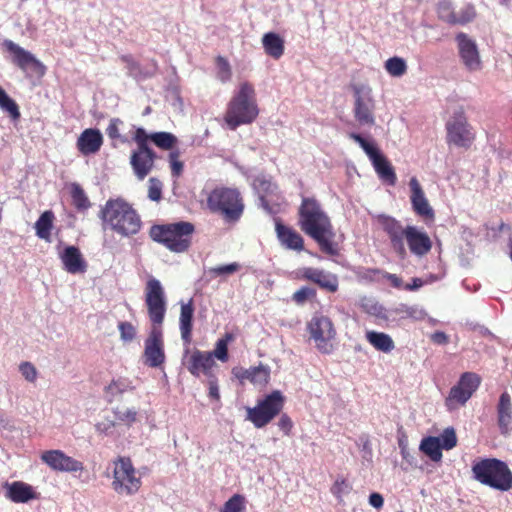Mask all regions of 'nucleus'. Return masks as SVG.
Masks as SVG:
<instances>
[{
	"label": "nucleus",
	"instance_id": "1",
	"mask_svg": "<svg viewBox=\"0 0 512 512\" xmlns=\"http://www.w3.org/2000/svg\"><path fill=\"white\" fill-rule=\"evenodd\" d=\"M144 294L151 322V329L144 341V364L150 368H159L166 361L162 329L167 310L165 291L160 281L151 277L146 282Z\"/></svg>",
	"mask_w": 512,
	"mask_h": 512
},
{
	"label": "nucleus",
	"instance_id": "2",
	"mask_svg": "<svg viewBox=\"0 0 512 512\" xmlns=\"http://www.w3.org/2000/svg\"><path fill=\"white\" fill-rule=\"evenodd\" d=\"M298 225L318 244L323 253L329 256L339 254L338 244L333 241L335 232L331 220L316 198H302L298 209Z\"/></svg>",
	"mask_w": 512,
	"mask_h": 512
},
{
	"label": "nucleus",
	"instance_id": "3",
	"mask_svg": "<svg viewBox=\"0 0 512 512\" xmlns=\"http://www.w3.org/2000/svg\"><path fill=\"white\" fill-rule=\"evenodd\" d=\"M99 217L104 230H110L121 237L138 234L142 220L136 209L124 198H111L101 208Z\"/></svg>",
	"mask_w": 512,
	"mask_h": 512
},
{
	"label": "nucleus",
	"instance_id": "4",
	"mask_svg": "<svg viewBox=\"0 0 512 512\" xmlns=\"http://www.w3.org/2000/svg\"><path fill=\"white\" fill-rule=\"evenodd\" d=\"M259 114L256 93L252 84L243 82L227 105L224 121L229 129L251 124Z\"/></svg>",
	"mask_w": 512,
	"mask_h": 512
},
{
	"label": "nucleus",
	"instance_id": "5",
	"mask_svg": "<svg viewBox=\"0 0 512 512\" xmlns=\"http://www.w3.org/2000/svg\"><path fill=\"white\" fill-rule=\"evenodd\" d=\"M206 204L210 212L221 215L229 223L239 221L245 209L240 190L224 185L216 186L209 191Z\"/></svg>",
	"mask_w": 512,
	"mask_h": 512
},
{
	"label": "nucleus",
	"instance_id": "6",
	"mask_svg": "<svg viewBox=\"0 0 512 512\" xmlns=\"http://www.w3.org/2000/svg\"><path fill=\"white\" fill-rule=\"evenodd\" d=\"M194 226L190 222L153 225L149 235L151 239L162 244L171 252L183 253L191 246Z\"/></svg>",
	"mask_w": 512,
	"mask_h": 512
},
{
	"label": "nucleus",
	"instance_id": "7",
	"mask_svg": "<svg viewBox=\"0 0 512 512\" xmlns=\"http://www.w3.org/2000/svg\"><path fill=\"white\" fill-rule=\"evenodd\" d=\"M473 477L483 485L499 491L512 488V471L508 465L496 458H484L472 465Z\"/></svg>",
	"mask_w": 512,
	"mask_h": 512
},
{
	"label": "nucleus",
	"instance_id": "8",
	"mask_svg": "<svg viewBox=\"0 0 512 512\" xmlns=\"http://www.w3.org/2000/svg\"><path fill=\"white\" fill-rule=\"evenodd\" d=\"M142 486V480L129 457L120 456L113 461L111 487L120 496L135 495Z\"/></svg>",
	"mask_w": 512,
	"mask_h": 512
},
{
	"label": "nucleus",
	"instance_id": "9",
	"mask_svg": "<svg viewBox=\"0 0 512 512\" xmlns=\"http://www.w3.org/2000/svg\"><path fill=\"white\" fill-rule=\"evenodd\" d=\"M284 405L285 396L281 391L274 390L259 400L255 407L246 409V420L250 421L256 428H263L280 414Z\"/></svg>",
	"mask_w": 512,
	"mask_h": 512
},
{
	"label": "nucleus",
	"instance_id": "10",
	"mask_svg": "<svg viewBox=\"0 0 512 512\" xmlns=\"http://www.w3.org/2000/svg\"><path fill=\"white\" fill-rule=\"evenodd\" d=\"M133 140L136 143V149L131 152L130 165L138 180H144L153 170L156 153L149 144L145 143L144 128L135 130Z\"/></svg>",
	"mask_w": 512,
	"mask_h": 512
},
{
	"label": "nucleus",
	"instance_id": "11",
	"mask_svg": "<svg viewBox=\"0 0 512 512\" xmlns=\"http://www.w3.org/2000/svg\"><path fill=\"white\" fill-rule=\"evenodd\" d=\"M446 142L449 145L468 149L475 141L476 135L469 124L463 109L456 111L446 122Z\"/></svg>",
	"mask_w": 512,
	"mask_h": 512
},
{
	"label": "nucleus",
	"instance_id": "12",
	"mask_svg": "<svg viewBox=\"0 0 512 512\" xmlns=\"http://www.w3.org/2000/svg\"><path fill=\"white\" fill-rule=\"evenodd\" d=\"M349 137L357 142L369 157L378 177L390 186L397 182L395 170L388 159L380 152L378 147L363 138L360 134L350 133Z\"/></svg>",
	"mask_w": 512,
	"mask_h": 512
},
{
	"label": "nucleus",
	"instance_id": "13",
	"mask_svg": "<svg viewBox=\"0 0 512 512\" xmlns=\"http://www.w3.org/2000/svg\"><path fill=\"white\" fill-rule=\"evenodd\" d=\"M311 339L314 340L316 348L323 354L332 353L333 339L336 336L332 320L328 316L315 315L307 324Z\"/></svg>",
	"mask_w": 512,
	"mask_h": 512
},
{
	"label": "nucleus",
	"instance_id": "14",
	"mask_svg": "<svg viewBox=\"0 0 512 512\" xmlns=\"http://www.w3.org/2000/svg\"><path fill=\"white\" fill-rule=\"evenodd\" d=\"M480 377L473 372L463 373L456 385H454L446 398V406L449 410L455 409L458 405H464L478 389Z\"/></svg>",
	"mask_w": 512,
	"mask_h": 512
},
{
	"label": "nucleus",
	"instance_id": "15",
	"mask_svg": "<svg viewBox=\"0 0 512 512\" xmlns=\"http://www.w3.org/2000/svg\"><path fill=\"white\" fill-rule=\"evenodd\" d=\"M354 96V117L360 125H374V100L370 87L360 84L351 86Z\"/></svg>",
	"mask_w": 512,
	"mask_h": 512
},
{
	"label": "nucleus",
	"instance_id": "16",
	"mask_svg": "<svg viewBox=\"0 0 512 512\" xmlns=\"http://www.w3.org/2000/svg\"><path fill=\"white\" fill-rule=\"evenodd\" d=\"M184 366L187 371L194 377H204L205 380L217 375L219 369L218 364L208 351L195 349L185 359Z\"/></svg>",
	"mask_w": 512,
	"mask_h": 512
},
{
	"label": "nucleus",
	"instance_id": "17",
	"mask_svg": "<svg viewBox=\"0 0 512 512\" xmlns=\"http://www.w3.org/2000/svg\"><path fill=\"white\" fill-rule=\"evenodd\" d=\"M377 222L382 230L389 237L391 247L402 258L406 255L404 240L407 236V226L404 227L401 222L388 215H378Z\"/></svg>",
	"mask_w": 512,
	"mask_h": 512
},
{
	"label": "nucleus",
	"instance_id": "18",
	"mask_svg": "<svg viewBox=\"0 0 512 512\" xmlns=\"http://www.w3.org/2000/svg\"><path fill=\"white\" fill-rule=\"evenodd\" d=\"M41 461L50 469L58 472H81L84 470L83 462L68 456L62 450H46L40 455Z\"/></svg>",
	"mask_w": 512,
	"mask_h": 512
},
{
	"label": "nucleus",
	"instance_id": "19",
	"mask_svg": "<svg viewBox=\"0 0 512 512\" xmlns=\"http://www.w3.org/2000/svg\"><path fill=\"white\" fill-rule=\"evenodd\" d=\"M7 52L12 56V62L21 70H32L38 75H44L45 66L35 56L11 40L3 43Z\"/></svg>",
	"mask_w": 512,
	"mask_h": 512
},
{
	"label": "nucleus",
	"instance_id": "20",
	"mask_svg": "<svg viewBox=\"0 0 512 512\" xmlns=\"http://www.w3.org/2000/svg\"><path fill=\"white\" fill-rule=\"evenodd\" d=\"M300 278L318 285L322 290L335 293L339 287L336 274L314 267H304L299 270Z\"/></svg>",
	"mask_w": 512,
	"mask_h": 512
},
{
	"label": "nucleus",
	"instance_id": "21",
	"mask_svg": "<svg viewBox=\"0 0 512 512\" xmlns=\"http://www.w3.org/2000/svg\"><path fill=\"white\" fill-rule=\"evenodd\" d=\"M409 187L411 190L410 200L414 212L425 221H434V210L425 197L424 191L416 177L410 179Z\"/></svg>",
	"mask_w": 512,
	"mask_h": 512
},
{
	"label": "nucleus",
	"instance_id": "22",
	"mask_svg": "<svg viewBox=\"0 0 512 512\" xmlns=\"http://www.w3.org/2000/svg\"><path fill=\"white\" fill-rule=\"evenodd\" d=\"M3 488L5 497L13 503H27L40 498V493L24 481L5 482Z\"/></svg>",
	"mask_w": 512,
	"mask_h": 512
},
{
	"label": "nucleus",
	"instance_id": "23",
	"mask_svg": "<svg viewBox=\"0 0 512 512\" xmlns=\"http://www.w3.org/2000/svg\"><path fill=\"white\" fill-rule=\"evenodd\" d=\"M406 242L412 254L422 257L432 249V241L426 232L420 231L417 227L407 226Z\"/></svg>",
	"mask_w": 512,
	"mask_h": 512
},
{
	"label": "nucleus",
	"instance_id": "24",
	"mask_svg": "<svg viewBox=\"0 0 512 512\" xmlns=\"http://www.w3.org/2000/svg\"><path fill=\"white\" fill-rule=\"evenodd\" d=\"M103 142V135L99 129L87 128L77 138L76 147L83 156H89L98 153Z\"/></svg>",
	"mask_w": 512,
	"mask_h": 512
},
{
	"label": "nucleus",
	"instance_id": "25",
	"mask_svg": "<svg viewBox=\"0 0 512 512\" xmlns=\"http://www.w3.org/2000/svg\"><path fill=\"white\" fill-rule=\"evenodd\" d=\"M275 232L284 248L296 252L304 250V239L301 234L292 227L283 224L280 219L275 220Z\"/></svg>",
	"mask_w": 512,
	"mask_h": 512
},
{
	"label": "nucleus",
	"instance_id": "26",
	"mask_svg": "<svg viewBox=\"0 0 512 512\" xmlns=\"http://www.w3.org/2000/svg\"><path fill=\"white\" fill-rule=\"evenodd\" d=\"M456 39L460 57L465 66L471 71L480 69L481 61L476 44L464 33H459Z\"/></svg>",
	"mask_w": 512,
	"mask_h": 512
},
{
	"label": "nucleus",
	"instance_id": "27",
	"mask_svg": "<svg viewBox=\"0 0 512 512\" xmlns=\"http://www.w3.org/2000/svg\"><path fill=\"white\" fill-rule=\"evenodd\" d=\"M64 269L70 274L84 273L87 270V263L76 246H67L60 254Z\"/></svg>",
	"mask_w": 512,
	"mask_h": 512
},
{
	"label": "nucleus",
	"instance_id": "28",
	"mask_svg": "<svg viewBox=\"0 0 512 512\" xmlns=\"http://www.w3.org/2000/svg\"><path fill=\"white\" fill-rule=\"evenodd\" d=\"M498 425L502 434H507L512 423V403L508 392H503L497 406Z\"/></svg>",
	"mask_w": 512,
	"mask_h": 512
},
{
	"label": "nucleus",
	"instance_id": "29",
	"mask_svg": "<svg viewBox=\"0 0 512 512\" xmlns=\"http://www.w3.org/2000/svg\"><path fill=\"white\" fill-rule=\"evenodd\" d=\"M194 307L190 300L188 303L181 304L179 326L181 338L186 344H190L192 340Z\"/></svg>",
	"mask_w": 512,
	"mask_h": 512
},
{
	"label": "nucleus",
	"instance_id": "30",
	"mask_svg": "<svg viewBox=\"0 0 512 512\" xmlns=\"http://www.w3.org/2000/svg\"><path fill=\"white\" fill-rule=\"evenodd\" d=\"M365 338L377 351L388 354L395 348L392 337L387 333L368 330L365 333Z\"/></svg>",
	"mask_w": 512,
	"mask_h": 512
},
{
	"label": "nucleus",
	"instance_id": "31",
	"mask_svg": "<svg viewBox=\"0 0 512 512\" xmlns=\"http://www.w3.org/2000/svg\"><path fill=\"white\" fill-rule=\"evenodd\" d=\"M262 45L267 55L279 59L284 54V39L275 32H268L262 37Z\"/></svg>",
	"mask_w": 512,
	"mask_h": 512
},
{
	"label": "nucleus",
	"instance_id": "32",
	"mask_svg": "<svg viewBox=\"0 0 512 512\" xmlns=\"http://www.w3.org/2000/svg\"><path fill=\"white\" fill-rule=\"evenodd\" d=\"M145 143L153 142L162 150H172L178 142L177 137L170 132H154L148 134L144 130Z\"/></svg>",
	"mask_w": 512,
	"mask_h": 512
},
{
	"label": "nucleus",
	"instance_id": "33",
	"mask_svg": "<svg viewBox=\"0 0 512 512\" xmlns=\"http://www.w3.org/2000/svg\"><path fill=\"white\" fill-rule=\"evenodd\" d=\"M54 213L51 210L43 212L35 223L36 235L49 241L53 228Z\"/></svg>",
	"mask_w": 512,
	"mask_h": 512
},
{
	"label": "nucleus",
	"instance_id": "34",
	"mask_svg": "<svg viewBox=\"0 0 512 512\" xmlns=\"http://www.w3.org/2000/svg\"><path fill=\"white\" fill-rule=\"evenodd\" d=\"M234 339V334L229 332L225 333L221 338H219L215 343L214 350L208 351L212 359H217L223 363L227 362L229 360L228 345Z\"/></svg>",
	"mask_w": 512,
	"mask_h": 512
},
{
	"label": "nucleus",
	"instance_id": "35",
	"mask_svg": "<svg viewBox=\"0 0 512 512\" xmlns=\"http://www.w3.org/2000/svg\"><path fill=\"white\" fill-rule=\"evenodd\" d=\"M420 450L425 453L432 461H440L442 458V447L438 437H426L421 441Z\"/></svg>",
	"mask_w": 512,
	"mask_h": 512
},
{
	"label": "nucleus",
	"instance_id": "36",
	"mask_svg": "<svg viewBox=\"0 0 512 512\" xmlns=\"http://www.w3.org/2000/svg\"><path fill=\"white\" fill-rule=\"evenodd\" d=\"M70 194L72 204L78 211H85L90 208L91 203L84 189L77 183L71 185Z\"/></svg>",
	"mask_w": 512,
	"mask_h": 512
},
{
	"label": "nucleus",
	"instance_id": "37",
	"mask_svg": "<svg viewBox=\"0 0 512 512\" xmlns=\"http://www.w3.org/2000/svg\"><path fill=\"white\" fill-rule=\"evenodd\" d=\"M124 122L120 118H111L106 128V134L112 141V146L116 147L117 143L125 144L128 142V138L120 134V128Z\"/></svg>",
	"mask_w": 512,
	"mask_h": 512
},
{
	"label": "nucleus",
	"instance_id": "38",
	"mask_svg": "<svg viewBox=\"0 0 512 512\" xmlns=\"http://www.w3.org/2000/svg\"><path fill=\"white\" fill-rule=\"evenodd\" d=\"M0 109L8 113L14 121L19 120L21 113L17 103L8 96L6 91L0 86Z\"/></svg>",
	"mask_w": 512,
	"mask_h": 512
},
{
	"label": "nucleus",
	"instance_id": "39",
	"mask_svg": "<svg viewBox=\"0 0 512 512\" xmlns=\"http://www.w3.org/2000/svg\"><path fill=\"white\" fill-rule=\"evenodd\" d=\"M270 374L271 370L267 365L251 367L249 382L256 386H266L270 381Z\"/></svg>",
	"mask_w": 512,
	"mask_h": 512
},
{
	"label": "nucleus",
	"instance_id": "40",
	"mask_svg": "<svg viewBox=\"0 0 512 512\" xmlns=\"http://www.w3.org/2000/svg\"><path fill=\"white\" fill-rule=\"evenodd\" d=\"M386 71L393 77H401L407 72V64L401 57H391L385 62Z\"/></svg>",
	"mask_w": 512,
	"mask_h": 512
},
{
	"label": "nucleus",
	"instance_id": "41",
	"mask_svg": "<svg viewBox=\"0 0 512 512\" xmlns=\"http://www.w3.org/2000/svg\"><path fill=\"white\" fill-rule=\"evenodd\" d=\"M132 389L131 382L126 378L113 379L106 387L105 392L112 397Z\"/></svg>",
	"mask_w": 512,
	"mask_h": 512
},
{
	"label": "nucleus",
	"instance_id": "42",
	"mask_svg": "<svg viewBox=\"0 0 512 512\" xmlns=\"http://www.w3.org/2000/svg\"><path fill=\"white\" fill-rule=\"evenodd\" d=\"M113 413L119 424L128 427L132 426L137 420V411L132 408H116Z\"/></svg>",
	"mask_w": 512,
	"mask_h": 512
},
{
	"label": "nucleus",
	"instance_id": "43",
	"mask_svg": "<svg viewBox=\"0 0 512 512\" xmlns=\"http://www.w3.org/2000/svg\"><path fill=\"white\" fill-rule=\"evenodd\" d=\"M455 14L456 11L452 7L450 1H441L437 5L438 18L450 25H455Z\"/></svg>",
	"mask_w": 512,
	"mask_h": 512
},
{
	"label": "nucleus",
	"instance_id": "44",
	"mask_svg": "<svg viewBox=\"0 0 512 512\" xmlns=\"http://www.w3.org/2000/svg\"><path fill=\"white\" fill-rule=\"evenodd\" d=\"M241 268V264H239L238 262H232L225 265L211 267L208 272L212 277H228L238 272Z\"/></svg>",
	"mask_w": 512,
	"mask_h": 512
},
{
	"label": "nucleus",
	"instance_id": "45",
	"mask_svg": "<svg viewBox=\"0 0 512 512\" xmlns=\"http://www.w3.org/2000/svg\"><path fill=\"white\" fill-rule=\"evenodd\" d=\"M476 16V11L473 5L467 4L456 11L455 25H465L471 22Z\"/></svg>",
	"mask_w": 512,
	"mask_h": 512
},
{
	"label": "nucleus",
	"instance_id": "46",
	"mask_svg": "<svg viewBox=\"0 0 512 512\" xmlns=\"http://www.w3.org/2000/svg\"><path fill=\"white\" fill-rule=\"evenodd\" d=\"M215 62L218 70V79L223 83L229 81L232 77V70L228 60L222 56H218Z\"/></svg>",
	"mask_w": 512,
	"mask_h": 512
},
{
	"label": "nucleus",
	"instance_id": "47",
	"mask_svg": "<svg viewBox=\"0 0 512 512\" xmlns=\"http://www.w3.org/2000/svg\"><path fill=\"white\" fill-rule=\"evenodd\" d=\"M245 510V498L240 494L233 495L225 502L221 512H243Z\"/></svg>",
	"mask_w": 512,
	"mask_h": 512
},
{
	"label": "nucleus",
	"instance_id": "48",
	"mask_svg": "<svg viewBox=\"0 0 512 512\" xmlns=\"http://www.w3.org/2000/svg\"><path fill=\"white\" fill-rule=\"evenodd\" d=\"M118 330L120 332V338L124 342H131L136 337V328L128 321L119 322Z\"/></svg>",
	"mask_w": 512,
	"mask_h": 512
},
{
	"label": "nucleus",
	"instance_id": "49",
	"mask_svg": "<svg viewBox=\"0 0 512 512\" xmlns=\"http://www.w3.org/2000/svg\"><path fill=\"white\" fill-rule=\"evenodd\" d=\"M169 163L171 168V174L173 177L178 178L184 169V164L180 161V152L178 150H173L169 153Z\"/></svg>",
	"mask_w": 512,
	"mask_h": 512
},
{
	"label": "nucleus",
	"instance_id": "50",
	"mask_svg": "<svg viewBox=\"0 0 512 512\" xmlns=\"http://www.w3.org/2000/svg\"><path fill=\"white\" fill-rule=\"evenodd\" d=\"M382 272L383 270L378 268H362L358 271L357 276L366 282H377L381 280Z\"/></svg>",
	"mask_w": 512,
	"mask_h": 512
},
{
	"label": "nucleus",
	"instance_id": "51",
	"mask_svg": "<svg viewBox=\"0 0 512 512\" xmlns=\"http://www.w3.org/2000/svg\"><path fill=\"white\" fill-rule=\"evenodd\" d=\"M316 296V291L313 288L303 286L300 289H298L296 292L292 295V300L298 304L302 305L304 304L308 299L314 298Z\"/></svg>",
	"mask_w": 512,
	"mask_h": 512
},
{
	"label": "nucleus",
	"instance_id": "52",
	"mask_svg": "<svg viewBox=\"0 0 512 512\" xmlns=\"http://www.w3.org/2000/svg\"><path fill=\"white\" fill-rule=\"evenodd\" d=\"M440 439V445L442 449L450 450L454 448L457 444V437L454 429L447 428L444 430L443 434L441 435Z\"/></svg>",
	"mask_w": 512,
	"mask_h": 512
},
{
	"label": "nucleus",
	"instance_id": "53",
	"mask_svg": "<svg viewBox=\"0 0 512 512\" xmlns=\"http://www.w3.org/2000/svg\"><path fill=\"white\" fill-rule=\"evenodd\" d=\"M148 197L152 201H159L162 198V183L157 178L149 179Z\"/></svg>",
	"mask_w": 512,
	"mask_h": 512
},
{
	"label": "nucleus",
	"instance_id": "54",
	"mask_svg": "<svg viewBox=\"0 0 512 512\" xmlns=\"http://www.w3.org/2000/svg\"><path fill=\"white\" fill-rule=\"evenodd\" d=\"M350 490L351 486L344 478L337 479L331 487L332 494L340 500L342 499V496L348 494Z\"/></svg>",
	"mask_w": 512,
	"mask_h": 512
},
{
	"label": "nucleus",
	"instance_id": "55",
	"mask_svg": "<svg viewBox=\"0 0 512 512\" xmlns=\"http://www.w3.org/2000/svg\"><path fill=\"white\" fill-rule=\"evenodd\" d=\"M19 371L21 372L22 376L28 381V382H35L38 376V372L36 367L28 361L22 362L19 365Z\"/></svg>",
	"mask_w": 512,
	"mask_h": 512
},
{
	"label": "nucleus",
	"instance_id": "56",
	"mask_svg": "<svg viewBox=\"0 0 512 512\" xmlns=\"http://www.w3.org/2000/svg\"><path fill=\"white\" fill-rule=\"evenodd\" d=\"M208 386V397L219 402L221 399L217 375L206 380Z\"/></svg>",
	"mask_w": 512,
	"mask_h": 512
},
{
	"label": "nucleus",
	"instance_id": "57",
	"mask_svg": "<svg viewBox=\"0 0 512 512\" xmlns=\"http://www.w3.org/2000/svg\"><path fill=\"white\" fill-rule=\"evenodd\" d=\"M278 427L286 436H289L293 428L292 419L287 414H282L278 421Z\"/></svg>",
	"mask_w": 512,
	"mask_h": 512
},
{
	"label": "nucleus",
	"instance_id": "58",
	"mask_svg": "<svg viewBox=\"0 0 512 512\" xmlns=\"http://www.w3.org/2000/svg\"><path fill=\"white\" fill-rule=\"evenodd\" d=\"M382 278L387 279L390 282L391 286L394 288H397V289L404 288L402 278L397 276L396 274H391L386 271H383Z\"/></svg>",
	"mask_w": 512,
	"mask_h": 512
},
{
	"label": "nucleus",
	"instance_id": "59",
	"mask_svg": "<svg viewBox=\"0 0 512 512\" xmlns=\"http://www.w3.org/2000/svg\"><path fill=\"white\" fill-rule=\"evenodd\" d=\"M232 374L235 378H237L241 383L244 382L245 380H248L250 379V374H251V367L248 368V369H244V368H241V367H234L232 369Z\"/></svg>",
	"mask_w": 512,
	"mask_h": 512
},
{
	"label": "nucleus",
	"instance_id": "60",
	"mask_svg": "<svg viewBox=\"0 0 512 512\" xmlns=\"http://www.w3.org/2000/svg\"><path fill=\"white\" fill-rule=\"evenodd\" d=\"M384 499L381 494L379 493H371L369 496V504L373 506L374 508H381L383 506Z\"/></svg>",
	"mask_w": 512,
	"mask_h": 512
},
{
	"label": "nucleus",
	"instance_id": "61",
	"mask_svg": "<svg viewBox=\"0 0 512 512\" xmlns=\"http://www.w3.org/2000/svg\"><path fill=\"white\" fill-rule=\"evenodd\" d=\"M422 285H423V281L420 278H413L412 283L411 284H406L404 286V289L405 290H409V291H413V290H417Z\"/></svg>",
	"mask_w": 512,
	"mask_h": 512
},
{
	"label": "nucleus",
	"instance_id": "62",
	"mask_svg": "<svg viewBox=\"0 0 512 512\" xmlns=\"http://www.w3.org/2000/svg\"><path fill=\"white\" fill-rule=\"evenodd\" d=\"M432 339L435 343L445 344L448 341V338L444 332H436L433 334Z\"/></svg>",
	"mask_w": 512,
	"mask_h": 512
},
{
	"label": "nucleus",
	"instance_id": "63",
	"mask_svg": "<svg viewBox=\"0 0 512 512\" xmlns=\"http://www.w3.org/2000/svg\"><path fill=\"white\" fill-rule=\"evenodd\" d=\"M261 201H262V203H263V206H264L265 208H268V203H267V201L264 199V197H261Z\"/></svg>",
	"mask_w": 512,
	"mask_h": 512
},
{
	"label": "nucleus",
	"instance_id": "64",
	"mask_svg": "<svg viewBox=\"0 0 512 512\" xmlns=\"http://www.w3.org/2000/svg\"><path fill=\"white\" fill-rule=\"evenodd\" d=\"M262 184H263V185H267V187H270V186H271V183H270V182H267V181H264Z\"/></svg>",
	"mask_w": 512,
	"mask_h": 512
}]
</instances>
